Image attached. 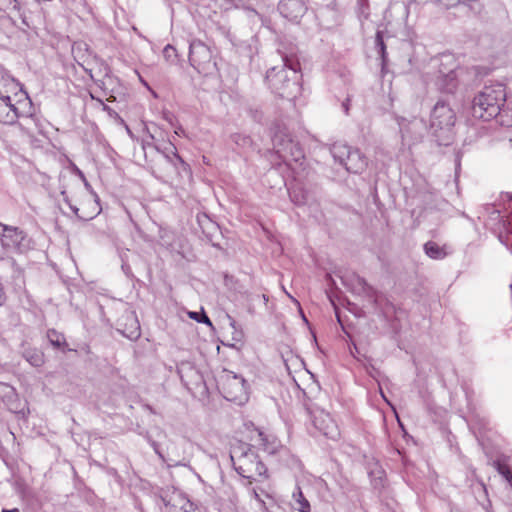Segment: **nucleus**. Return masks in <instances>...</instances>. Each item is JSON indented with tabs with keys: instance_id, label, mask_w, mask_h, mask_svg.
I'll list each match as a JSON object with an SVG mask.
<instances>
[{
	"instance_id": "obj_19",
	"label": "nucleus",
	"mask_w": 512,
	"mask_h": 512,
	"mask_svg": "<svg viewBox=\"0 0 512 512\" xmlns=\"http://www.w3.org/2000/svg\"><path fill=\"white\" fill-rule=\"evenodd\" d=\"M351 150H352V147H350L344 143H341V142L334 143L330 148V152H331L334 160L339 162V164H341V165L345 164V162L347 160V156H349V153Z\"/></svg>"
},
{
	"instance_id": "obj_39",
	"label": "nucleus",
	"mask_w": 512,
	"mask_h": 512,
	"mask_svg": "<svg viewBox=\"0 0 512 512\" xmlns=\"http://www.w3.org/2000/svg\"><path fill=\"white\" fill-rule=\"evenodd\" d=\"M3 259H4L3 256H0V261L3 260Z\"/></svg>"
},
{
	"instance_id": "obj_27",
	"label": "nucleus",
	"mask_w": 512,
	"mask_h": 512,
	"mask_svg": "<svg viewBox=\"0 0 512 512\" xmlns=\"http://www.w3.org/2000/svg\"><path fill=\"white\" fill-rule=\"evenodd\" d=\"M375 45H376V48L378 49L379 54L381 55V58L384 61L386 58V46H385V43L383 40V34L381 31H377V33H376Z\"/></svg>"
},
{
	"instance_id": "obj_17",
	"label": "nucleus",
	"mask_w": 512,
	"mask_h": 512,
	"mask_svg": "<svg viewBox=\"0 0 512 512\" xmlns=\"http://www.w3.org/2000/svg\"><path fill=\"white\" fill-rule=\"evenodd\" d=\"M343 166L348 172L359 173L365 168L366 162L361 152L352 148Z\"/></svg>"
},
{
	"instance_id": "obj_38",
	"label": "nucleus",
	"mask_w": 512,
	"mask_h": 512,
	"mask_svg": "<svg viewBox=\"0 0 512 512\" xmlns=\"http://www.w3.org/2000/svg\"><path fill=\"white\" fill-rule=\"evenodd\" d=\"M263 299L264 301H267L268 299L266 298V295H263Z\"/></svg>"
},
{
	"instance_id": "obj_14",
	"label": "nucleus",
	"mask_w": 512,
	"mask_h": 512,
	"mask_svg": "<svg viewBox=\"0 0 512 512\" xmlns=\"http://www.w3.org/2000/svg\"><path fill=\"white\" fill-rule=\"evenodd\" d=\"M1 394L6 397V399H3V401L11 412L22 413L24 415V410L20 409V402L13 387L4 383H0V395Z\"/></svg>"
},
{
	"instance_id": "obj_30",
	"label": "nucleus",
	"mask_w": 512,
	"mask_h": 512,
	"mask_svg": "<svg viewBox=\"0 0 512 512\" xmlns=\"http://www.w3.org/2000/svg\"><path fill=\"white\" fill-rule=\"evenodd\" d=\"M0 8L3 10L13 9L19 11L20 4L18 0H0Z\"/></svg>"
},
{
	"instance_id": "obj_12",
	"label": "nucleus",
	"mask_w": 512,
	"mask_h": 512,
	"mask_svg": "<svg viewBox=\"0 0 512 512\" xmlns=\"http://www.w3.org/2000/svg\"><path fill=\"white\" fill-rule=\"evenodd\" d=\"M278 10L287 20L298 22L306 13L307 6L303 0H280Z\"/></svg>"
},
{
	"instance_id": "obj_31",
	"label": "nucleus",
	"mask_w": 512,
	"mask_h": 512,
	"mask_svg": "<svg viewBox=\"0 0 512 512\" xmlns=\"http://www.w3.org/2000/svg\"><path fill=\"white\" fill-rule=\"evenodd\" d=\"M167 153H165V157L167 159H170V154L178 161L182 162V159L181 157L177 154V150H176V147L172 144L169 145V148L167 149Z\"/></svg>"
},
{
	"instance_id": "obj_22",
	"label": "nucleus",
	"mask_w": 512,
	"mask_h": 512,
	"mask_svg": "<svg viewBox=\"0 0 512 512\" xmlns=\"http://www.w3.org/2000/svg\"><path fill=\"white\" fill-rule=\"evenodd\" d=\"M47 338L50 341V343L56 348H61L64 345H66L64 335L54 329H50L47 331Z\"/></svg>"
},
{
	"instance_id": "obj_13",
	"label": "nucleus",
	"mask_w": 512,
	"mask_h": 512,
	"mask_svg": "<svg viewBox=\"0 0 512 512\" xmlns=\"http://www.w3.org/2000/svg\"><path fill=\"white\" fill-rule=\"evenodd\" d=\"M20 116L19 107L12 103L11 98L0 95V123L14 124Z\"/></svg>"
},
{
	"instance_id": "obj_35",
	"label": "nucleus",
	"mask_w": 512,
	"mask_h": 512,
	"mask_svg": "<svg viewBox=\"0 0 512 512\" xmlns=\"http://www.w3.org/2000/svg\"><path fill=\"white\" fill-rule=\"evenodd\" d=\"M22 22H23L24 25L28 26L25 17L22 18Z\"/></svg>"
},
{
	"instance_id": "obj_7",
	"label": "nucleus",
	"mask_w": 512,
	"mask_h": 512,
	"mask_svg": "<svg viewBox=\"0 0 512 512\" xmlns=\"http://www.w3.org/2000/svg\"><path fill=\"white\" fill-rule=\"evenodd\" d=\"M456 116L452 108L444 101H438L431 112L430 127L436 137L447 134L455 124Z\"/></svg>"
},
{
	"instance_id": "obj_2",
	"label": "nucleus",
	"mask_w": 512,
	"mask_h": 512,
	"mask_svg": "<svg viewBox=\"0 0 512 512\" xmlns=\"http://www.w3.org/2000/svg\"><path fill=\"white\" fill-rule=\"evenodd\" d=\"M505 100L506 93L502 84L485 86L483 90L474 97L472 114L476 118L489 121L500 113Z\"/></svg>"
},
{
	"instance_id": "obj_16",
	"label": "nucleus",
	"mask_w": 512,
	"mask_h": 512,
	"mask_svg": "<svg viewBox=\"0 0 512 512\" xmlns=\"http://www.w3.org/2000/svg\"><path fill=\"white\" fill-rule=\"evenodd\" d=\"M122 319L125 327L121 329V333L130 340L138 339L141 335L140 325L134 313H127Z\"/></svg>"
},
{
	"instance_id": "obj_29",
	"label": "nucleus",
	"mask_w": 512,
	"mask_h": 512,
	"mask_svg": "<svg viewBox=\"0 0 512 512\" xmlns=\"http://www.w3.org/2000/svg\"><path fill=\"white\" fill-rule=\"evenodd\" d=\"M163 56L166 61L174 63L177 58V51L172 45L168 44L163 49Z\"/></svg>"
},
{
	"instance_id": "obj_11",
	"label": "nucleus",
	"mask_w": 512,
	"mask_h": 512,
	"mask_svg": "<svg viewBox=\"0 0 512 512\" xmlns=\"http://www.w3.org/2000/svg\"><path fill=\"white\" fill-rule=\"evenodd\" d=\"M187 445L186 441L181 442H175V441H169L167 448H166V456L162 454L160 451L159 445L156 442H152V447L159 455L161 459L164 461H167L173 465H180L183 463V461L186 460L185 456V447Z\"/></svg>"
},
{
	"instance_id": "obj_10",
	"label": "nucleus",
	"mask_w": 512,
	"mask_h": 512,
	"mask_svg": "<svg viewBox=\"0 0 512 512\" xmlns=\"http://www.w3.org/2000/svg\"><path fill=\"white\" fill-rule=\"evenodd\" d=\"M311 422L315 429L321 434L330 439H337L339 436V429L329 413L323 409L315 408L311 410Z\"/></svg>"
},
{
	"instance_id": "obj_6",
	"label": "nucleus",
	"mask_w": 512,
	"mask_h": 512,
	"mask_svg": "<svg viewBox=\"0 0 512 512\" xmlns=\"http://www.w3.org/2000/svg\"><path fill=\"white\" fill-rule=\"evenodd\" d=\"M190 65L203 75L216 70V61L211 48L200 40H193L189 46Z\"/></svg>"
},
{
	"instance_id": "obj_33",
	"label": "nucleus",
	"mask_w": 512,
	"mask_h": 512,
	"mask_svg": "<svg viewBox=\"0 0 512 512\" xmlns=\"http://www.w3.org/2000/svg\"><path fill=\"white\" fill-rule=\"evenodd\" d=\"M175 133L180 136L184 134V130L181 127H179L178 129L175 130Z\"/></svg>"
},
{
	"instance_id": "obj_20",
	"label": "nucleus",
	"mask_w": 512,
	"mask_h": 512,
	"mask_svg": "<svg viewBox=\"0 0 512 512\" xmlns=\"http://www.w3.org/2000/svg\"><path fill=\"white\" fill-rule=\"evenodd\" d=\"M424 250L427 256L432 259L440 260L447 256L445 247H441L436 242L433 241H428L427 243H425Z\"/></svg>"
},
{
	"instance_id": "obj_24",
	"label": "nucleus",
	"mask_w": 512,
	"mask_h": 512,
	"mask_svg": "<svg viewBox=\"0 0 512 512\" xmlns=\"http://www.w3.org/2000/svg\"><path fill=\"white\" fill-rule=\"evenodd\" d=\"M231 141L235 143L240 148H246L249 147L252 143V140L249 136L241 134V133H234L231 135Z\"/></svg>"
},
{
	"instance_id": "obj_3",
	"label": "nucleus",
	"mask_w": 512,
	"mask_h": 512,
	"mask_svg": "<svg viewBox=\"0 0 512 512\" xmlns=\"http://www.w3.org/2000/svg\"><path fill=\"white\" fill-rule=\"evenodd\" d=\"M230 458L236 472L243 478L250 480V482L256 480L257 477L264 476L266 473L265 465L248 444L240 443L232 447Z\"/></svg>"
},
{
	"instance_id": "obj_21",
	"label": "nucleus",
	"mask_w": 512,
	"mask_h": 512,
	"mask_svg": "<svg viewBox=\"0 0 512 512\" xmlns=\"http://www.w3.org/2000/svg\"><path fill=\"white\" fill-rule=\"evenodd\" d=\"M23 356L34 367H40L44 363L43 354L36 349L25 350Z\"/></svg>"
},
{
	"instance_id": "obj_18",
	"label": "nucleus",
	"mask_w": 512,
	"mask_h": 512,
	"mask_svg": "<svg viewBox=\"0 0 512 512\" xmlns=\"http://www.w3.org/2000/svg\"><path fill=\"white\" fill-rule=\"evenodd\" d=\"M292 501L291 506L294 510L298 512H311V505L299 486H296L292 493Z\"/></svg>"
},
{
	"instance_id": "obj_15",
	"label": "nucleus",
	"mask_w": 512,
	"mask_h": 512,
	"mask_svg": "<svg viewBox=\"0 0 512 512\" xmlns=\"http://www.w3.org/2000/svg\"><path fill=\"white\" fill-rule=\"evenodd\" d=\"M83 205H88L89 208H90V211L89 212H85L84 210L82 211V213H80V209L76 206H73L71 204H69L71 210L74 212V214L80 218V219H83V220H90V219H93L95 216H97L100 211H101V207H100V204H99V198L96 194H93V197H91L88 201H86Z\"/></svg>"
},
{
	"instance_id": "obj_5",
	"label": "nucleus",
	"mask_w": 512,
	"mask_h": 512,
	"mask_svg": "<svg viewBox=\"0 0 512 512\" xmlns=\"http://www.w3.org/2000/svg\"><path fill=\"white\" fill-rule=\"evenodd\" d=\"M0 243L7 252L23 254L31 249V239L20 228L0 222Z\"/></svg>"
},
{
	"instance_id": "obj_8",
	"label": "nucleus",
	"mask_w": 512,
	"mask_h": 512,
	"mask_svg": "<svg viewBox=\"0 0 512 512\" xmlns=\"http://www.w3.org/2000/svg\"><path fill=\"white\" fill-rule=\"evenodd\" d=\"M272 142L276 154L288 165L291 161L298 162L304 157L298 143L294 142L290 136L285 133H276L272 138Z\"/></svg>"
},
{
	"instance_id": "obj_26",
	"label": "nucleus",
	"mask_w": 512,
	"mask_h": 512,
	"mask_svg": "<svg viewBox=\"0 0 512 512\" xmlns=\"http://www.w3.org/2000/svg\"><path fill=\"white\" fill-rule=\"evenodd\" d=\"M259 445H261L264 450L268 452H273L275 446L273 445L274 439L270 441L269 437L265 435L262 431H258Z\"/></svg>"
},
{
	"instance_id": "obj_9",
	"label": "nucleus",
	"mask_w": 512,
	"mask_h": 512,
	"mask_svg": "<svg viewBox=\"0 0 512 512\" xmlns=\"http://www.w3.org/2000/svg\"><path fill=\"white\" fill-rule=\"evenodd\" d=\"M397 122L403 141L408 143L420 141L427 131L425 120L419 117H398Z\"/></svg>"
},
{
	"instance_id": "obj_37",
	"label": "nucleus",
	"mask_w": 512,
	"mask_h": 512,
	"mask_svg": "<svg viewBox=\"0 0 512 512\" xmlns=\"http://www.w3.org/2000/svg\"><path fill=\"white\" fill-rule=\"evenodd\" d=\"M85 186L86 187H90L89 183L87 181H85Z\"/></svg>"
},
{
	"instance_id": "obj_23",
	"label": "nucleus",
	"mask_w": 512,
	"mask_h": 512,
	"mask_svg": "<svg viewBox=\"0 0 512 512\" xmlns=\"http://www.w3.org/2000/svg\"><path fill=\"white\" fill-rule=\"evenodd\" d=\"M290 199L296 205H304L307 201L305 192L300 188H293L289 190Z\"/></svg>"
},
{
	"instance_id": "obj_28",
	"label": "nucleus",
	"mask_w": 512,
	"mask_h": 512,
	"mask_svg": "<svg viewBox=\"0 0 512 512\" xmlns=\"http://www.w3.org/2000/svg\"><path fill=\"white\" fill-rule=\"evenodd\" d=\"M189 317L199 323H204V324H207L209 326H212V322L211 320L209 319V317L206 315V313L204 311H202L201 313L199 312H189L188 313Z\"/></svg>"
},
{
	"instance_id": "obj_36",
	"label": "nucleus",
	"mask_w": 512,
	"mask_h": 512,
	"mask_svg": "<svg viewBox=\"0 0 512 512\" xmlns=\"http://www.w3.org/2000/svg\"><path fill=\"white\" fill-rule=\"evenodd\" d=\"M104 110H110L108 106L104 105Z\"/></svg>"
},
{
	"instance_id": "obj_1",
	"label": "nucleus",
	"mask_w": 512,
	"mask_h": 512,
	"mask_svg": "<svg viewBox=\"0 0 512 512\" xmlns=\"http://www.w3.org/2000/svg\"><path fill=\"white\" fill-rule=\"evenodd\" d=\"M299 62L293 55L282 54L281 63L266 72V82L271 91L283 98H293L299 91Z\"/></svg>"
},
{
	"instance_id": "obj_25",
	"label": "nucleus",
	"mask_w": 512,
	"mask_h": 512,
	"mask_svg": "<svg viewBox=\"0 0 512 512\" xmlns=\"http://www.w3.org/2000/svg\"><path fill=\"white\" fill-rule=\"evenodd\" d=\"M442 88L447 92H452L456 88V73H455V71L452 70L444 76V84H443Z\"/></svg>"
},
{
	"instance_id": "obj_4",
	"label": "nucleus",
	"mask_w": 512,
	"mask_h": 512,
	"mask_svg": "<svg viewBox=\"0 0 512 512\" xmlns=\"http://www.w3.org/2000/svg\"><path fill=\"white\" fill-rule=\"evenodd\" d=\"M219 389L224 398L228 401H233L242 404L248 399V388L245 379L233 373L232 371L224 370L220 375L218 381Z\"/></svg>"
},
{
	"instance_id": "obj_34",
	"label": "nucleus",
	"mask_w": 512,
	"mask_h": 512,
	"mask_svg": "<svg viewBox=\"0 0 512 512\" xmlns=\"http://www.w3.org/2000/svg\"><path fill=\"white\" fill-rule=\"evenodd\" d=\"M2 512H19V510L16 508L12 510L3 509Z\"/></svg>"
},
{
	"instance_id": "obj_32",
	"label": "nucleus",
	"mask_w": 512,
	"mask_h": 512,
	"mask_svg": "<svg viewBox=\"0 0 512 512\" xmlns=\"http://www.w3.org/2000/svg\"><path fill=\"white\" fill-rule=\"evenodd\" d=\"M342 107L344 109L345 114H348V112H349V99H346V101H344L342 103Z\"/></svg>"
}]
</instances>
